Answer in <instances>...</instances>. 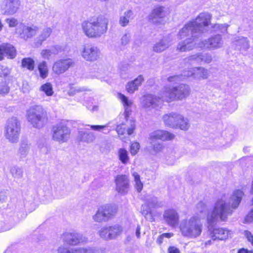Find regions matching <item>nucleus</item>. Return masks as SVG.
Wrapping results in <instances>:
<instances>
[{"label": "nucleus", "mask_w": 253, "mask_h": 253, "mask_svg": "<svg viewBox=\"0 0 253 253\" xmlns=\"http://www.w3.org/2000/svg\"><path fill=\"white\" fill-rule=\"evenodd\" d=\"M190 94L189 86L186 84H180L172 87H165L163 91V96L158 97L146 94L142 96L141 103L143 108H154L161 105L163 102H171L182 100Z\"/></svg>", "instance_id": "obj_1"}, {"label": "nucleus", "mask_w": 253, "mask_h": 253, "mask_svg": "<svg viewBox=\"0 0 253 253\" xmlns=\"http://www.w3.org/2000/svg\"><path fill=\"white\" fill-rule=\"evenodd\" d=\"M109 20L103 16L92 17L82 23V28L84 35L89 38L100 37L106 33Z\"/></svg>", "instance_id": "obj_2"}, {"label": "nucleus", "mask_w": 253, "mask_h": 253, "mask_svg": "<svg viewBox=\"0 0 253 253\" xmlns=\"http://www.w3.org/2000/svg\"><path fill=\"white\" fill-rule=\"evenodd\" d=\"M26 117L28 122L37 128L43 127L48 120L47 111L41 105L31 106L27 111Z\"/></svg>", "instance_id": "obj_3"}, {"label": "nucleus", "mask_w": 253, "mask_h": 253, "mask_svg": "<svg viewBox=\"0 0 253 253\" xmlns=\"http://www.w3.org/2000/svg\"><path fill=\"white\" fill-rule=\"evenodd\" d=\"M233 211L228 206L227 203L222 199H218L215 203L211 212L207 215V222L209 224L216 222L218 219L225 221L229 215H231Z\"/></svg>", "instance_id": "obj_4"}, {"label": "nucleus", "mask_w": 253, "mask_h": 253, "mask_svg": "<svg viewBox=\"0 0 253 253\" xmlns=\"http://www.w3.org/2000/svg\"><path fill=\"white\" fill-rule=\"evenodd\" d=\"M181 234L185 237L195 238L199 236L202 231V225L197 222V218L191 217L182 220L179 225Z\"/></svg>", "instance_id": "obj_5"}, {"label": "nucleus", "mask_w": 253, "mask_h": 253, "mask_svg": "<svg viewBox=\"0 0 253 253\" xmlns=\"http://www.w3.org/2000/svg\"><path fill=\"white\" fill-rule=\"evenodd\" d=\"M175 138L173 133L165 130L158 129L153 132L150 135L151 140V150L154 154H157L162 152L165 149V146L160 142H155L157 140L162 141H170Z\"/></svg>", "instance_id": "obj_6"}, {"label": "nucleus", "mask_w": 253, "mask_h": 253, "mask_svg": "<svg viewBox=\"0 0 253 253\" xmlns=\"http://www.w3.org/2000/svg\"><path fill=\"white\" fill-rule=\"evenodd\" d=\"M162 119L165 126L172 128H179L186 131L190 126L188 120L178 113L172 112L166 114Z\"/></svg>", "instance_id": "obj_7"}, {"label": "nucleus", "mask_w": 253, "mask_h": 253, "mask_svg": "<svg viewBox=\"0 0 253 253\" xmlns=\"http://www.w3.org/2000/svg\"><path fill=\"white\" fill-rule=\"evenodd\" d=\"M118 211L117 206L106 204L100 206L93 215L94 220L97 222L107 221L116 216Z\"/></svg>", "instance_id": "obj_8"}, {"label": "nucleus", "mask_w": 253, "mask_h": 253, "mask_svg": "<svg viewBox=\"0 0 253 253\" xmlns=\"http://www.w3.org/2000/svg\"><path fill=\"white\" fill-rule=\"evenodd\" d=\"M20 122L15 118L8 120L5 128V137L11 143L18 141L20 133Z\"/></svg>", "instance_id": "obj_9"}, {"label": "nucleus", "mask_w": 253, "mask_h": 253, "mask_svg": "<svg viewBox=\"0 0 253 253\" xmlns=\"http://www.w3.org/2000/svg\"><path fill=\"white\" fill-rule=\"evenodd\" d=\"M71 130L66 125L60 123L52 128V138L59 143H65L69 139Z\"/></svg>", "instance_id": "obj_10"}, {"label": "nucleus", "mask_w": 253, "mask_h": 253, "mask_svg": "<svg viewBox=\"0 0 253 253\" xmlns=\"http://www.w3.org/2000/svg\"><path fill=\"white\" fill-rule=\"evenodd\" d=\"M123 227L119 224H115L104 227L99 231L100 237L105 240L114 239L122 234Z\"/></svg>", "instance_id": "obj_11"}, {"label": "nucleus", "mask_w": 253, "mask_h": 253, "mask_svg": "<svg viewBox=\"0 0 253 253\" xmlns=\"http://www.w3.org/2000/svg\"><path fill=\"white\" fill-rule=\"evenodd\" d=\"M74 64V61L70 58L61 59L54 62L52 70L55 74L60 75L67 71Z\"/></svg>", "instance_id": "obj_12"}, {"label": "nucleus", "mask_w": 253, "mask_h": 253, "mask_svg": "<svg viewBox=\"0 0 253 253\" xmlns=\"http://www.w3.org/2000/svg\"><path fill=\"white\" fill-rule=\"evenodd\" d=\"M17 54V49L13 44L8 42L0 44V61L3 60L5 57L8 59H13Z\"/></svg>", "instance_id": "obj_13"}, {"label": "nucleus", "mask_w": 253, "mask_h": 253, "mask_svg": "<svg viewBox=\"0 0 253 253\" xmlns=\"http://www.w3.org/2000/svg\"><path fill=\"white\" fill-rule=\"evenodd\" d=\"M163 218L167 224L171 227H175L179 224V215L175 209H169L165 210Z\"/></svg>", "instance_id": "obj_14"}, {"label": "nucleus", "mask_w": 253, "mask_h": 253, "mask_svg": "<svg viewBox=\"0 0 253 253\" xmlns=\"http://www.w3.org/2000/svg\"><path fill=\"white\" fill-rule=\"evenodd\" d=\"M165 8L162 6H157L153 8L148 16V20L156 25L161 24L165 17Z\"/></svg>", "instance_id": "obj_15"}, {"label": "nucleus", "mask_w": 253, "mask_h": 253, "mask_svg": "<svg viewBox=\"0 0 253 253\" xmlns=\"http://www.w3.org/2000/svg\"><path fill=\"white\" fill-rule=\"evenodd\" d=\"M115 182L116 190L119 192H126L129 188V180L127 175H117L115 178Z\"/></svg>", "instance_id": "obj_16"}, {"label": "nucleus", "mask_w": 253, "mask_h": 253, "mask_svg": "<svg viewBox=\"0 0 253 253\" xmlns=\"http://www.w3.org/2000/svg\"><path fill=\"white\" fill-rule=\"evenodd\" d=\"M135 127L136 126L134 123L131 124L129 127H126L124 124H121L117 126L116 130L118 136L121 139H123L126 137V135H130L133 134Z\"/></svg>", "instance_id": "obj_17"}, {"label": "nucleus", "mask_w": 253, "mask_h": 253, "mask_svg": "<svg viewBox=\"0 0 253 253\" xmlns=\"http://www.w3.org/2000/svg\"><path fill=\"white\" fill-rule=\"evenodd\" d=\"M82 56L86 60L94 61L98 58V51L96 47L86 45L84 48Z\"/></svg>", "instance_id": "obj_18"}, {"label": "nucleus", "mask_w": 253, "mask_h": 253, "mask_svg": "<svg viewBox=\"0 0 253 253\" xmlns=\"http://www.w3.org/2000/svg\"><path fill=\"white\" fill-rule=\"evenodd\" d=\"M144 79L142 75H139L135 79L128 82L126 85V91L130 94L137 90L138 87L141 85Z\"/></svg>", "instance_id": "obj_19"}, {"label": "nucleus", "mask_w": 253, "mask_h": 253, "mask_svg": "<svg viewBox=\"0 0 253 253\" xmlns=\"http://www.w3.org/2000/svg\"><path fill=\"white\" fill-rule=\"evenodd\" d=\"M20 6L19 0H5L4 14L10 15L15 14Z\"/></svg>", "instance_id": "obj_20"}, {"label": "nucleus", "mask_w": 253, "mask_h": 253, "mask_svg": "<svg viewBox=\"0 0 253 253\" xmlns=\"http://www.w3.org/2000/svg\"><path fill=\"white\" fill-rule=\"evenodd\" d=\"M11 68L0 65V84H7L11 80Z\"/></svg>", "instance_id": "obj_21"}, {"label": "nucleus", "mask_w": 253, "mask_h": 253, "mask_svg": "<svg viewBox=\"0 0 253 253\" xmlns=\"http://www.w3.org/2000/svg\"><path fill=\"white\" fill-rule=\"evenodd\" d=\"M228 231L223 228H217L212 230L211 232V239L212 241L222 240L227 238Z\"/></svg>", "instance_id": "obj_22"}, {"label": "nucleus", "mask_w": 253, "mask_h": 253, "mask_svg": "<svg viewBox=\"0 0 253 253\" xmlns=\"http://www.w3.org/2000/svg\"><path fill=\"white\" fill-rule=\"evenodd\" d=\"M64 239L67 244L76 245L80 243L82 238L77 233H68L64 234Z\"/></svg>", "instance_id": "obj_23"}, {"label": "nucleus", "mask_w": 253, "mask_h": 253, "mask_svg": "<svg viewBox=\"0 0 253 253\" xmlns=\"http://www.w3.org/2000/svg\"><path fill=\"white\" fill-rule=\"evenodd\" d=\"M243 195L244 193L241 190H236L234 191L231 197V200L232 201L231 209H236L239 207Z\"/></svg>", "instance_id": "obj_24"}, {"label": "nucleus", "mask_w": 253, "mask_h": 253, "mask_svg": "<svg viewBox=\"0 0 253 253\" xmlns=\"http://www.w3.org/2000/svg\"><path fill=\"white\" fill-rule=\"evenodd\" d=\"M37 70L42 79H45L48 76L49 69L47 63L45 61H42L38 64Z\"/></svg>", "instance_id": "obj_25"}, {"label": "nucleus", "mask_w": 253, "mask_h": 253, "mask_svg": "<svg viewBox=\"0 0 253 253\" xmlns=\"http://www.w3.org/2000/svg\"><path fill=\"white\" fill-rule=\"evenodd\" d=\"M21 67L32 71L35 67V60L31 57H25L21 60Z\"/></svg>", "instance_id": "obj_26"}, {"label": "nucleus", "mask_w": 253, "mask_h": 253, "mask_svg": "<svg viewBox=\"0 0 253 253\" xmlns=\"http://www.w3.org/2000/svg\"><path fill=\"white\" fill-rule=\"evenodd\" d=\"M193 71L192 75L200 80L206 79L209 76L208 70L204 68L196 67L194 68Z\"/></svg>", "instance_id": "obj_27"}, {"label": "nucleus", "mask_w": 253, "mask_h": 253, "mask_svg": "<svg viewBox=\"0 0 253 253\" xmlns=\"http://www.w3.org/2000/svg\"><path fill=\"white\" fill-rule=\"evenodd\" d=\"M190 40V42H184L182 43H179L177 47V50L179 52H185L190 50L193 49V45L192 44L193 42V39Z\"/></svg>", "instance_id": "obj_28"}, {"label": "nucleus", "mask_w": 253, "mask_h": 253, "mask_svg": "<svg viewBox=\"0 0 253 253\" xmlns=\"http://www.w3.org/2000/svg\"><path fill=\"white\" fill-rule=\"evenodd\" d=\"M40 90L44 92L47 96H51L54 94L53 86L49 82L42 84L40 87Z\"/></svg>", "instance_id": "obj_29"}, {"label": "nucleus", "mask_w": 253, "mask_h": 253, "mask_svg": "<svg viewBox=\"0 0 253 253\" xmlns=\"http://www.w3.org/2000/svg\"><path fill=\"white\" fill-rule=\"evenodd\" d=\"M36 30L37 29L36 28H33L31 27H26L23 28L20 35L22 38L27 40L33 36Z\"/></svg>", "instance_id": "obj_30"}, {"label": "nucleus", "mask_w": 253, "mask_h": 253, "mask_svg": "<svg viewBox=\"0 0 253 253\" xmlns=\"http://www.w3.org/2000/svg\"><path fill=\"white\" fill-rule=\"evenodd\" d=\"M119 160L124 164H127L129 160L128 152L125 148H120L118 150Z\"/></svg>", "instance_id": "obj_31"}, {"label": "nucleus", "mask_w": 253, "mask_h": 253, "mask_svg": "<svg viewBox=\"0 0 253 253\" xmlns=\"http://www.w3.org/2000/svg\"><path fill=\"white\" fill-rule=\"evenodd\" d=\"M118 96L122 103L125 109L127 110L128 108L132 105V101L129 100L128 98L124 94L121 93H119L118 94Z\"/></svg>", "instance_id": "obj_32"}, {"label": "nucleus", "mask_w": 253, "mask_h": 253, "mask_svg": "<svg viewBox=\"0 0 253 253\" xmlns=\"http://www.w3.org/2000/svg\"><path fill=\"white\" fill-rule=\"evenodd\" d=\"M132 15V12L131 10H128L125 13V16L121 17L120 18V24L123 26H126L129 23V18Z\"/></svg>", "instance_id": "obj_33"}, {"label": "nucleus", "mask_w": 253, "mask_h": 253, "mask_svg": "<svg viewBox=\"0 0 253 253\" xmlns=\"http://www.w3.org/2000/svg\"><path fill=\"white\" fill-rule=\"evenodd\" d=\"M140 148L139 143L137 142H133L130 144L129 151L131 155H135L139 151Z\"/></svg>", "instance_id": "obj_34"}, {"label": "nucleus", "mask_w": 253, "mask_h": 253, "mask_svg": "<svg viewBox=\"0 0 253 253\" xmlns=\"http://www.w3.org/2000/svg\"><path fill=\"white\" fill-rule=\"evenodd\" d=\"M219 40L216 37L210 38L208 41V44L210 47L215 48L219 46Z\"/></svg>", "instance_id": "obj_35"}, {"label": "nucleus", "mask_w": 253, "mask_h": 253, "mask_svg": "<svg viewBox=\"0 0 253 253\" xmlns=\"http://www.w3.org/2000/svg\"><path fill=\"white\" fill-rule=\"evenodd\" d=\"M197 19H199V24L202 26H208L210 24V18L208 17L206 15H199Z\"/></svg>", "instance_id": "obj_36"}, {"label": "nucleus", "mask_w": 253, "mask_h": 253, "mask_svg": "<svg viewBox=\"0 0 253 253\" xmlns=\"http://www.w3.org/2000/svg\"><path fill=\"white\" fill-rule=\"evenodd\" d=\"M52 52L50 49H43L41 52L42 57L44 59H48L51 55Z\"/></svg>", "instance_id": "obj_37"}, {"label": "nucleus", "mask_w": 253, "mask_h": 253, "mask_svg": "<svg viewBox=\"0 0 253 253\" xmlns=\"http://www.w3.org/2000/svg\"><path fill=\"white\" fill-rule=\"evenodd\" d=\"M253 221V209H252L244 219L245 223H249Z\"/></svg>", "instance_id": "obj_38"}, {"label": "nucleus", "mask_w": 253, "mask_h": 253, "mask_svg": "<svg viewBox=\"0 0 253 253\" xmlns=\"http://www.w3.org/2000/svg\"><path fill=\"white\" fill-rule=\"evenodd\" d=\"M6 22L10 27H15L18 25V21L13 18H7L5 20Z\"/></svg>", "instance_id": "obj_39"}, {"label": "nucleus", "mask_w": 253, "mask_h": 253, "mask_svg": "<svg viewBox=\"0 0 253 253\" xmlns=\"http://www.w3.org/2000/svg\"><path fill=\"white\" fill-rule=\"evenodd\" d=\"M73 253H95L94 250L91 248L83 249L81 248L75 250Z\"/></svg>", "instance_id": "obj_40"}, {"label": "nucleus", "mask_w": 253, "mask_h": 253, "mask_svg": "<svg viewBox=\"0 0 253 253\" xmlns=\"http://www.w3.org/2000/svg\"><path fill=\"white\" fill-rule=\"evenodd\" d=\"M168 253H180V251L177 247L171 246L168 248Z\"/></svg>", "instance_id": "obj_41"}, {"label": "nucleus", "mask_w": 253, "mask_h": 253, "mask_svg": "<svg viewBox=\"0 0 253 253\" xmlns=\"http://www.w3.org/2000/svg\"><path fill=\"white\" fill-rule=\"evenodd\" d=\"M7 84H3L4 85L2 86V87L0 89V94L2 95H4L9 92V87L7 85Z\"/></svg>", "instance_id": "obj_42"}, {"label": "nucleus", "mask_w": 253, "mask_h": 253, "mask_svg": "<svg viewBox=\"0 0 253 253\" xmlns=\"http://www.w3.org/2000/svg\"><path fill=\"white\" fill-rule=\"evenodd\" d=\"M143 187V184L142 182L140 181L136 182L135 184V188L138 192H140Z\"/></svg>", "instance_id": "obj_43"}, {"label": "nucleus", "mask_w": 253, "mask_h": 253, "mask_svg": "<svg viewBox=\"0 0 253 253\" xmlns=\"http://www.w3.org/2000/svg\"><path fill=\"white\" fill-rule=\"evenodd\" d=\"M245 235L248 241L250 243L253 240V235L249 231H245Z\"/></svg>", "instance_id": "obj_44"}, {"label": "nucleus", "mask_w": 253, "mask_h": 253, "mask_svg": "<svg viewBox=\"0 0 253 253\" xmlns=\"http://www.w3.org/2000/svg\"><path fill=\"white\" fill-rule=\"evenodd\" d=\"M198 59L201 60V61L204 60L202 57V55L200 54L193 55L189 57V60H196Z\"/></svg>", "instance_id": "obj_45"}, {"label": "nucleus", "mask_w": 253, "mask_h": 253, "mask_svg": "<svg viewBox=\"0 0 253 253\" xmlns=\"http://www.w3.org/2000/svg\"><path fill=\"white\" fill-rule=\"evenodd\" d=\"M51 33V30L50 29H47L43 32L42 35L43 36V40H45L47 37H49Z\"/></svg>", "instance_id": "obj_46"}, {"label": "nucleus", "mask_w": 253, "mask_h": 253, "mask_svg": "<svg viewBox=\"0 0 253 253\" xmlns=\"http://www.w3.org/2000/svg\"><path fill=\"white\" fill-rule=\"evenodd\" d=\"M105 127V126L91 125L90 128L95 130H99Z\"/></svg>", "instance_id": "obj_47"}, {"label": "nucleus", "mask_w": 253, "mask_h": 253, "mask_svg": "<svg viewBox=\"0 0 253 253\" xmlns=\"http://www.w3.org/2000/svg\"><path fill=\"white\" fill-rule=\"evenodd\" d=\"M58 253H71L70 251L64 247H60L58 249Z\"/></svg>", "instance_id": "obj_48"}, {"label": "nucleus", "mask_w": 253, "mask_h": 253, "mask_svg": "<svg viewBox=\"0 0 253 253\" xmlns=\"http://www.w3.org/2000/svg\"><path fill=\"white\" fill-rule=\"evenodd\" d=\"M132 176L134 177L135 182L140 181V175L137 172H134L132 173Z\"/></svg>", "instance_id": "obj_49"}, {"label": "nucleus", "mask_w": 253, "mask_h": 253, "mask_svg": "<svg viewBox=\"0 0 253 253\" xmlns=\"http://www.w3.org/2000/svg\"><path fill=\"white\" fill-rule=\"evenodd\" d=\"M163 239L164 237L163 236V235L161 234L160 236H158L157 240V242L159 245H161L163 242Z\"/></svg>", "instance_id": "obj_50"}, {"label": "nucleus", "mask_w": 253, "mask_h": 253, "mask_svg": "<svg viewBox=\"0 0 253 253\" xmlns=\"http://www.w3.org/2000/svg\"><path fill=\"white\" fill-rule=\"evenodd\" d=\"M164 238H170L173 236L172 233H164L162 234Z\"/></svg>", "instance_id": "obj_51"}, {"label": "nucleus", "mask_w": 253, "mask_h": 253, "mask_svg": "<svg viewBox=\"0 0 253 253\" xmlns=\"http://www.w3.org/2000/svg\"><path fill=\"white\" fill-rule=\"evenodd\" d=\"M136 235L137 238H139L140 236V226H137L136 229Z\"/></svg>", "instance_id": "obj_52"}, {"label": "nucleus", "mask_w": 253, "mask_h": 253, "mask_svg": "<svg viewBox=\"0 0 253 253\" xmlns=\"http://www.w3.org/2000/svg\"><path fill=\"white\" fill-rule=\"evenodd\" d=\"M237 253H248V250L243 248L240 249L238 251Z\"/></svg>", "instance_id": "obj_53"}, {"label": "nucleus", "mask_w": 253, "mask_h": 253, "mask_svg": "<svg viewBox=\"0 0 253 253\" xmlns=\"http://www.w3.org/2000/svg\"><path fill=\"white\" fill-rule=\"evenodd\" d=\"M177 78V76H170L168 78V81L170 82H173L175 81V79H176Z\"/></svg>", "instance_id": "obj_54"}, {"label": "nucleus", "mask_w": 253, "mask_h": 253, "mask_svg": "<svg viewBox=\"0 0 253 253\" xmlns=\"http://www.w3.org/2000/svg\"><path fill=\"white\" fill-rule=\"evenodd\" d=\"M129 111L127 110H126L125 109V116L126 118H127L129 116Z\"/></svg>", "instance_id": "obj_55"}, {"label": "nucleus", "mask_w": 253, "mask_h": 253, "mask_svg": "<svg viewBox=\"0 0 253 253\" xmlns=\"http://www.w3.org/2000/svg\"><path fill=\"white\" fill-rule=\"evenodd\" d=\"M211 61V56H209L206 60H205V61L208 63L210 62Z\"/></svg>", "instance_id": "obj_56"}, {"label": "nucleus", "mask_w": 253, "mask_h": 253, "mask_svg": "<svg viewBox=\"0 0 253 253\" xmlns=\"http://www.w3.org/2000/svg\"><path fill=\"white\" fill-rule=\"evenodd\" d=\"M211 244V240H209L208 242H206L205 245L207 246L208 245H210Z\"/></svg>", "instance_id": "obj_57"}, {"label": "nucleus", "mask_w": 253, "mask_h": 253, "mask_svg": "<svg viewBox=\"0 0 253 253\" xmlns=\"http://www.w3.org/2000/svg\"><path fill=\"white\" fill-rule=\"evenodd\" d=\"M248 253H253V250H248Z\"/></svg>", "instance_id": "obj_58"}, {"label": "nucleus", "mask_w": 253, "mask_h": 253, "mask_svg": "<svg viewBox=\"0 0 253 253\" xmlns=\"http://www.w3.org/2000/svg\"><path fill=\"white\" fill-rule=\"evenodd\" d=\"M251 244L252 245V246H253V240L252 241V242H251Z\"/></svg>", "instance_id": "obj_59"}]
</instances>
